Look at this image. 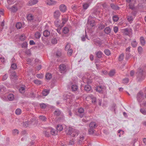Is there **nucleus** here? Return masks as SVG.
Instances as JSON below:
<instances>
[{
  "instance_id": "obj_17",
  "label": "nucleus",
  "mask_w": 146,
  "mask_h": 146,
  "mask_svg": "<svg viewBox=\"0 0 146 146\" xmlns=\"http://www.w3.org/2000/svg\"><path fill=\"white\" fill-rule=\"evenodd\" d=\"M83 81L84 83H86L88 84H89L92 82V80L89 78H83Z\"/></svg>"
},
{
  "instance_id": "obj_36",
  "label": "nucleus",
  "mask_w": 146,
  "mask_h": 146,
  "mask_svg": "<svg viewBox=\"0 0 146 146\" xmlns=\"http://www.w3.org/2000/svg\"><path fill=\"white\" fill-rule=\"evenodd\" d=\"M61 113V111L58 109L56 110L54 112V114L57 116L60 115Z\"/></svg>"
},
{
  "instance_id": "obj_37",
  "label": "nucleus",
  "mask_w": 146,
  "mask_h": 146,
  "mask_svg": "<svg viewBox=\"0 0 146 146\" xmlns=\"http://www.w3.org/2000/svg\"><path fill=\"white\" fill-rule=\"evenodd\" d=\"M54 23L55 26L57 27H58L60 26L59 21L58 19H56L55 21L54 22Z\"/></svg>"
},
{
  "instance_id": "obj_5",
  "label": "nucleus",
  "mask_w": 146,
  "mask_h": 146,
  "mask_svg": "<svg viewBox=\"0 0 146 146\" xmlns=\"http://www.w3.org/2000/svg\"><path fill=\"white\" fill-rule=\"evenodd\" d=\"M84 110L82 108H80L78 109V115L80 117H82L84 115Z\"/></svg>"
},
{
  "instance_id": "obj_59",
  "label": "nucleus",
  "mask_w": 146,
  "mask_h": 146,
  "mask_svg": "<svg viewBox=\"0 0 146 146\" xmlns=\"http://www.w3.org/2000/svg\"><path fill=\"white\" fill-rule=\"evenodd\" d=\"M50 133L52 135H55L56 134H57V132L53 129L51 130Z\"/></svg>"
},
{
  "instance_id": "obj_38",
  "label": "nucleus",
  "mask_w": 146,
  "mask_h": 146,
  "mask_svg": "<svg viewBox=\"0 0 146 146\" xmlns=\"http://www.w3.org/2000/svg\"><path fill=\"white\" fill-rule=\"evenodd\" d=\"M124 54L123 53L121 54L118 58L119 61L121 62L124 58Z\"/></svg>"
},
{
  "instance_id": "obj_1",
  "label": "nucleus",
  "mask_w": 146,
  "mask_h": 146,
  "mask_svg": "<svg viewBox=\"0 0 146 146\" xmlns=\"http://www.w3.org/2000/svg\"><path fill=\"white\" fill-rule=\"evenodd\" d=\"M80 133L79 131L75 129L72 127L69 128L67 134L71 135L73 137L77 136Z\"/></svg>"
},
{
  "instance_id": "obj_60",
  "label": "nucleus",
  "mask_w": 146,
  "mask_h": 146,
  "mask_svg": "<svg viewBox=\"0 0 146 146\" xmlns=\"http://www.w3.org/2000/svg\"><path fill=\"white\" fill-rule=\"evenodd\" d=\"M68 51V55L69 56H71L72 53V50L71 49H70Z\"/></svg>"
},
{
  "instance_id": "obj_13",
  "label": "nucleus",
  "mask_w": 146,
  "mask_h": 146,
  "mask_svg": "<svg viewBox=\"0 0 146 146\" xmlns=\"http://www.w3.org/2000/svg\"><path fill=\"white\" fill-rule=\"evenodd\" d=\"M89 127L91 129H94L97 127V125L95 122H91L89 125Z\"/></svg>"
},
{
  "instance_id": "obj_11",
  "label": "nucleus",
  "mask_w": 146,
  "mask_h": 146,
  "mask_svg": "<svg viewBox=\"0 0 146 146\" xmlns=\"http://www.w3.org/2000/svg\"><path fill=\"white\" fill-rule=\"evenodd\" d=\"M60 15V13L58 10L55 11L54 13V17L56 19H58Z\"/></svg>"
},
{
  "instance_id": "obj_4",
  "label": "nucleus",
  "mask_w": 146,
  "mask_h": 146,
  "mask_svg": "<svg viewBox=\"0 0 146 146\" xmlns=\"http://www.w3.org/2000/svg\"><path fill=\"white\" fill-rule=\"evenodd\" d=\"M143 93L141 91H139L137 94V98L138 102H141L143 99Z\"/></svg>"
},
{
  "instance_id": "obj_56",
  "label": "nucleus",
  "mask_w": 146,
  "mask_h": 146,
  "mask_svg": "<svg viewBox=\"0 0 146 146\" xmlns=\"http://www.w3.org/2000/svg\"><path fill=\"white\" fill-rule=\"evenodd\" d=\"M143 50V48L141 46H139L138 47V51L139 54H140L142 53Z\"/></svg>"
},
{
  "instance_id": "obj_14",
  "label": "nucleus",
  "mask_w": 146,
  "mask_h": 146,
  "mask_svg": "<svg viewBox=\"0 0 146 146\" xmlns=\"http://www.w3.org/2000/svg\"><path fill=\"white\" fill-rule=\"evenodd\" d=\"M27 18L28 21H31L34 19V17L32 14H29L27 15Z\"/></svg>"
},
{
  "instance_id": "obj_2",
  "label": "nucleus",
  "mask_w": 146,
  "mask_h": 146,
  "mask_svg": "<svg viewBox=\"0 0 146 146\" xmlns=\"http://www.w3.org/2000/svg\"><path fill=\"white\" fill-rule=\"evenodd\" d=\"M137 77L138 80H141L143 79V70L140 67H139L137 70Z\"/></svg>"
},
{
  "instance_id": "obj_8",
  "label": "nucleus",
  "mask_w": 146,
  "mask_h": 146,
  "mask_svg": "<svg viewBox=\"0 0 146 146\" xmlns=\"http://www.w3.org/2000/svg\"><path fill=\"white\" fill-rule=\"evenodd\" d=\"M59 9L60 10L63 12H65L67 10L66 6L64 4H62L60 6Z\"/></svg>"
},
{
  "instance_id": "obj_33",
  "label": "nucleus",
  "mask_w": 146,
  "mask_h": 146,
  "mask_svg": "<svg viewBox=\"0 0 146 146\" xmlns=\"http://www.w3.org/2000/svg\"><path fill=\"white\" fill-rule=\"evenodd\" d=\"M62 31L64 34H66L68 33L69 29L68 27H65L63 29Z\"/></svg>"
},
{
  "instance_id": "obj_34",
  "label": "nucleus",
  "mask_w": 146,
  "mask_h": 146,
  "mask_svg": "<svg viewBox=\"0 0 146 146\" xmlns=\"http://www.w3.org/2000/svg\"><path fill=\"white\" fill-rule=\"evenodd\" d=\"M39 119L40 120L45 121L47 120V118L44 116L40 115L39 116Z\"/></svg>"
},
{
  "instance_id": "obj_47",
  "label": "nucleus",
  "mask_w": 146,
  "mask_h": 146,
  "mask_svg": "<svg viewBox=\"0 0 146 146\" xmlns=\"http://www.w3.org/2000/svg\"><path fill=\"white\" fill-rule=\"evenodd\" d=\"M12 133L13 135L18 134L19 133V131L18 129H14L12 131Z\"/></svg>"
},
{
  "instance_id": "obj_31",
  "label": "nucleus",
  "mask_w": 146,
  "mask_h": 146,
  "mask_svg": "<svg viewBox=\"0 0 146 146\" xmlns=\"http://www.w3.org/2000/svg\"><path fill=\"white\" fill-rule=\"evenodd\" d=\"M140 41L141 44L142 46H144L145 44V42L144 38L143 37L141 36L140 38Z\"/></svg>"
},
{
  "instance_id": "obj_22",
  "label": "nucleus",
  "mask_w": 146,
  "mask_h": 146,
  "mask_svg": "<svg viewBox=\"0 0 146 146\" xmlns=\"http://www.w3.org/2000/svg\"><path fill=\"white\" fill-rule=\"evenodd\" d=\"M56 2L53 0H48L47 1V4L49 5H53L56 4Z\"/></svg>"
},
{
  "instance_id": "obj_39",
  "label": "nucleus",
  "mask_w": 146,
  "mask_h": 146,
  "mask_svg": "<svg viewBox=\"0 0 146 146\" xmlns=\"http://www.w3.org/2000/svg\"><path fill=\"white\" fill-rule=\"evenodd\" d=\"M137 43L135 40H134L131 42V45L133 47H135L137 46Z\"/></svg>"
},
{
  "instance_id": "obj_28",
  "label": "nucleus",
  "mask_w": 146,
  "mask_h": 146,
  "mask_svg": "<svg viewBox=\"0 0 146 146\" xmlns=\"http://www.w3.org/2000/svg\"><path fill=\"white\" fill-rule=\"evenodd\" d=\"M50 90L45 89L43 91V95L45 96H46L49 93Z\"/></svg>"
},
{
  "instance_id": "obj_7",
  "label": "nucleus",
  "mask_w": 146,
  "mask_h": 146,
  "mask_svg": "<svg viewBox=\"0 0 146 146\" xmlns=\"http://www.w3.org/2000/svg\"><path fill=\"white\" fill-rule=\"evenodd\" d=\"M127 3H128L129 8L133 9H134V4L135 2L134 0H126Z\"/></svg>"
},
{
  "instance_id": "obj_9",
  "label": "nucleus",
  "mask_w": 146,
  "mask_h": 146,
  "mask_svg": "<svg viewBox=\"0 0 146 146\" xmlns=\"http://www.w3.org/2000/svg\"><path fill=\"white\" fill-rule=\"evenodd\" d=\"M38 2V0H30L27 3L28 5L31 6L36 4Z\"/></svg>"
},
{
  "instance_id": "obj_50",
  "label": "nucleus",
  "mask_w": 146,
  "mask_h": 146,
  "mask_svg": "<svg viewBox=\"0 0 146 146\" xmlns=\"http://www.w3.org/2000/svg\"><path fill=\"white\" fill-rule=\"evenodd\" d=\"M113 19L114 22H117L119 19L118 17L116 15L113 17Z\"/></svg>"
},
{
  "instance_id": "obj_45",
  "label": "nucleus",
  "mask_w": 146,
  "mask_h": 146,
  "mask_svg": "<svg viewBox=\"0 0 146 146\" xmlns=\"http://www.w3.org/2000/svg\"><path fill=\"white\" fill-rule=\"evenodd\" d=\"M21 23L19 22L17 23L16 24V27L17 29H20L22 27Z\"/></svg>"
},
{
  "instance_id": "obj_30",
  "label": "nucleus",
  "mask_w": 146,
  "mask_h": 146,
  "mask_svg": "<svg viewBox=\"0 0 146 146\" xmlns=\"http://www.w3.org/2000/svg\"><path fill=\"white\" fill-rule=\"evenodd\" d=\"M17 76H18L16 74V73L15 72V71H13L12 72L11 74L10 75V77L11 78H16L17 77Z\"/></svg>"
},
{
  "instance_id": "obj_54",
  "label": "nucleus",
  "mask_w": 146,
  "mask_h": 146,
  "mask_svg": "<svg viewBox=\"0 0 146 146\" xmlns=\"http://www.w3.org/2000/svg\"><path fill=\"white\" fill-rule=\"evenodd\" d=\"M111 7L113 9H117L118 7L117 6L115 5L114 4H111L110 5Z\"/></svg>"
},
{
  "instance_id": "obj_10",
  "label": "nucleus",
  "mask_w": 146,
  "mask_h": 146,
  "mask_svg": "<svg viewBox=\"0 0 146 146\" xmlns=\"http://www.w3.org/2000/svg\"><path fill=\"white\" fill-rule=\"evenodd\" d=\"M59 69L61 73L63 72L66 69V66L64 64H61L59 66Z\"/></svg>"
},
{
  "instance_id": "obj_46",
  "label": "nucleus",
  "mask_w": 146,
  "mask_h": 146,
  "mask_svg": "<svg viewBox=\"0 0 146 146\" xmlns=\"http://www.w3.org/2000/svg\"><path fill=\"white\" fill-rule=\"evenodd\" d=\"M32 123V122H31L30 121H26L23 123V125L24 127H27L29 125Z\"/></svg>"
},
{
  "instance_id": "obj_57",
  "label": "nucleus",
  "mask_w": 146,
  "mask_h": 146,
  "mask_svg": "<svg viewBox=\"0 0 146 146\" xmlns=\"http://www.w3.org/2000/svg\"><path fill=\"white\" fill-rule=\"evenodd\" d=\"M34 82L35 84L38 85L42 83V82L38 80H35L34 81Z\"/></svg>"
},
{
  "instance_id": "obj_6",
  "label": "nucleus",
  "mask_w": 146,
  "mask_h": 146,
  "mask_svg": "<svg viewBox=\"0 0 146 146\" xmlns=\"http://www.w3.org/2000/svg\"><path fill=\"white\" fill-rule=\"evenodd\" d=\"M136 14V12H132L131 14L133 16L129 15L127 16V18L128 21L129 22H131L134 19V17L135 16V15Z\"/></svg>"
},
{
  "instance_id": "obj_19",
  "label": "nucleus",
  "mask_w": 146,
  "mask_h": 146,
  "mask_svg": "<svg viewBox=\"0 0 146 146\" xmlns=\"http://www.w3.org/2000/svg\"><path fill=\"white\" fill-rule=\"evenodd\" d=\"M97 57L99 58H101L102 56L103 53L100 51L96 52Z\"/></svg>"
},
{
  "instance_id": "obj_55",
  "label": "nucleus",
  "mask_w": 146,
  "mask_h": 146,
  "mask_svg": "<svg viewBox=\"0 0 146 146\" xmlns=\"http://www.w3.org/2000/svg\"><path fill=\"white\" fill-rule=\"evenodd\" d=\"M126 57L125 58V60H127L130 58L131 55L129 52H126Z\"/></svg>"
},
{
  "instance_id": "obj_42",
  "label": "nucleus",
  "mask_w": 146,
  "mask_h": 146,
  "mask_svg": "<svg viewBox=\"0 0 146 146\" xmlns=\"http://www.w3.org/2000/svg\"><path fill=\"white\" fill-rule=\"evenodd\" d=\"M25 88L24 87H21L19 89V91L21 93H24L25 92Z\"/></svg>"
},
{
  "instance_id": "obj_21",
  "label": "nucleus",
  "mask_w": 146,
  "mask_h": 146,
  "mask_svg": "<svg viewBox=\"0 0 146 146\" xmlns=\"http://www.w3.org/2000/svg\"><path fill=\"white\" fill-rule=\"evenodd\" d=\"M10 10L13 12H15L17 10V7L15 5L12 6V7L9 8Z\"/></svg>"
},
{
  "instance_id": "obj_16",
  "label": "nucleus",
  "mask_w": 146,
  "mask_h": 146,
  "mask_svg": "<svg viewBox=\"0 0 146 146\" xmlns=\"http://www.w3.org/2000/svg\"><path fill=\"white\" fill-rule=\"evenodd\" d=\"M111 31V29L109 27H106L104 29V33L107 35L109 34L110 33Z\"/></svg>"
},
{
  "instance_id": "obj_64",
  "label": "nucleus",
  "mask_w": 146,
  "mask_h": 146,
  "mask_svg": "<svg viewBox=\"0 0 146 146\" xmlns=\"http://www.w3.org/2000/svg\"><path fill=\"white\" fill-rule=\"evenodd\" d=\"M129 81V80L128 78H126L123 80V82L124 83H127Z\"/></svg>"
},
{
  "instance_id": "obj_25",
  "label": "nucleus",
  "mask_w": 146,
  "mask_h": 146,
  "mask_svg": "<svg viewBox=\"0 0 146 146\" xmlns=\"http://www.w3.org/2000/svg\"><path fill=\"white\" fill-rule=\"evenodd\" d=\"M7 98L9 100L12 101L14 99V96L13 94H10L8 96Z\"/></svg>"
},
{
  "instance_id": "obj_52",
  "label": "nucleus",
  "mask_w": 146,
  "mask_h": 146,
  "mask_svg": "<svg viewBox=\"0 0 146 146\" xmlns=\"http://www.w3.org/2000/svg\"><path fill=\"white\" fill-rule=\"evenodd\" d=\"M40 108L42 109H45L46 107V105L44 103L40 104Z\"/></svg>"
},
{
  "instance_id": "obj_62",
  "label": "nucleus",
  "mask_w": 146,
  "mask_h": 146,
  "mask_svg": "<svg viewBox=\"0 0 146 146\" xmlns=\"http://www.w3.org/2000/svg\"><path fill=\"white\" fill-rule=\"evenodd\" d=\"M140 112L144 115H146V111L144 109H141L140 110Z\"/></svg>"
},
{
  "instance_id": "obj_53",
  "label": "nucleus",
  "mask_w": 146,
  "mask_h": 146,
  "mask_svg": "<svg viewBox=\"0 0 146 146\" xmlns=\"http://www.w3.org/2000/svg\"><path fill=\"white\" fill-rule=\"evenodd\" d=\"M115 70H113L110 71V72L109 75L110 76H113L114 74L115 73Z\"/></svg>"
},
{
  "instance_id": "obj_63",
  "label": "nucleus",
  "mask_w": 146,
  "mask_h": 146,
  "mask_svg": "<svg viewBox=\"0 0 146 146\" xmlns=\"http://www.w3.org/2000/svg\"><path fill=\"white\" fill-rule=\"evenodd\" d=\"M105 27V26L104 25L101 24L99 25V28L100 30H102L104 29Z\"/></svg>"
},
{
  "instance_id": "obj_24",
  "label": "nucleus",
  "mask_w": 146,
  "mask_h": 146,
  "mask_svg": "<svg viewBox=\"0 0 146 146\" xmlns=\"http://www.w3.org/2000/svg\"><path fill=\"white\" fill-rule=\"evenodd\" d=\"M90 4L88 3H84L83 5V9L85 10H86L89 7Z\"/></svg>"
},
{
  "instance_id": "obj_32",
  "label": "nucleus",
  "mask_w": 146,
  "mask_h": 146,
  "mask_svg": "<svg viewBox=\"0 0 146 146\" xmlns=\"http://www.w3.org/2000/svg\"><path fill=\"white\" fill-rule=\"evenodd\" d=\"M56 128L57 131H62L63 129L62 125H58L56 127Z\"/></svg>"
},
{
  "instance_id": "obj_26",
  "label": "nucleus",
  "mask_w": 146,
  "mask_h": 146,
  "mask_svg": "<svg viewBox=\"0 0 146 146\" xmlns=\"http://www.w3.org/2000/svg\"><path fill=\"white\" fill-rule=\"evenodd\" d=\"M103 90V88L101 86H98L96 87V90L97 91L100 93L102 92Z\"/></svg>"
},
{
  "instance_id": "obj_44",
  "label": "nucleus",
  "mask_w": 146,
  "mask_h": 146,
  "mask_svg": "<svg viewBox=\"0 0 146 146\" xmlns=\"http://www.w3.org/2000/svg\"><path fill=\"white\" fill-rule=\"evenodd\" d=\"M68 20V19L64 17L62 18V24L63 25Z\"/></svg>"
},
{
  "instance_id": "obj_58",
  "label": "nucleus",
  "mask_w": 146,
  "mask_h": 146,
  "mask_svg": "<svg viewBox=\"0 0 146 146\" xmlns=\"http://www.w3.org/2000/svg\"><path fill=\"white\" fill-rule=\"evenodd\" d=\"M94 129H91L90 128L88 130L89 134H92L94 133Z\"/></svg>"
},
{
  "instance_id": "obj_12",
  "label": "nucleus",
  "mask_w": 146,
  "mask_h": 146,
  "mask_svg": "<svg viewBox=\"0 0 146 146\" xmlns=\"http://www.w3.org/2000/svg\"><path fill=\"white\" fill-rule=\"evenodd\" d=\"M94 43L96 45H101L102 43L101 42L98 38H95L93 40Z\"/></svg>"
},
{
  "instance_id": "obj_61",
  "label": "nucleus",
  "mask_w": 146,
  "mask_h": 146,
  "mask_svg": "<svg viewBox=\"0 0 146 146\" xmlns=\"http://www.w3.org/2000/svg\"><path fill=\"white\" fill-rule=\"evenodd\" d=\"M57 42V40L56 38H53L52 39V43L53 44H56Z\"/></svg>"
},
{
  "instance_id": "obj_3",
  "label": "nucleus",
  "mask_w": 146,
  "mask_h": 146,
  "mask_svg": "<svg viewBox=\"0 0 146 146\" xmlns=\"http://www.w3.org/2000/svg\"><path fill=\"white\" fill-rule=\"evenodd\" d=\"M99 11H98L96 9H94L92 10V16H90L89 17V19H92L95 17V16H96L98 14Z\"/></svg>"
},
{
  "instance_id": "obj_35",
  "label": "nucleus",
  "mask_w": 146,
  "mask_h": 146,
  "mask_svg": "<svg viewBox=\"0 0 146 146\" xmlns=\"http://www.w3.org/2000/svg\"><path fill=\"white\" fill-rule=\"evenodd\" d=\"M84 139V136L82 135L80 136L79 137V139L78 141V143L79 144H80L82 143Z\"/></svg>"
},
{
  "instance_id": "obj_23",
  "label": "nucleus",
  "mask_w": 146,
  "mask_h": 146,
  "mask_svg": "<svg viewBox=\"0 0 146 146\" xmlns=\"http://www.w3.org/2000/svg\"><path fill=\"white\" fill-rule=\"evenodd\" d=\"M71 89L72 91H76L78 90V87L77 85L74 84L72 86Z\"/></svg>"
},
{
  "instance_id": "obj_49",
  "label": "nucleus",
  "mask_w": 146,
  "mask_h": 146,
  "mask_svg": "<svg viewBox=\"0 0 146 146\" xmlns=\"http://www.w3.org/2000/svg\"><path fill=\"white\" fill-rule=\"evenodd\" d=\"M61 55V51L58 50L56 53V56L58 57H60Z\"/></svg>"
},
{
  "instance_id": "obj_48",
  "label": "nucleus",
  "mask_w": 146,
  "mask_h": 146,
  "mask_svg": "<svg viewBox=\"0 0 146 146\" xmlns=\"http://www.w3.org/2000/svg\"><path fill=\"white\" fill-rule=\"evenodd\" d=\"M11 68L13 70H15L17 68V66L15 63H13L11 64Z\"/></svg>"
},
{
  "instance_id": "obj_41",
  "label": "nucleus",
  "mask_w": 146,
  "mask_h": 146,
  "mask_svg": "<svg viewBox=\"0 0 146 146\" xmlns=\"http://www.w3.org/2000/svg\"><path fill=\"white\" fill-rule=\"evenodd\" d=\"M21 46L22 48H27V47L28 43L26 42H24L21 45Z\"/></svg>"
},
{
  "instance_id": "obj_29",
  "label": "nucleus",
  "mask_w": 146,
  "mask_h": 146,
  "mask_svg": "<svg viewBox=\"0 0 146 146\" xmlns=\"http://www.w3.org/2000/svg\"><path fill=\"white\" fill-rule=\"evenodd\" d=\"M41 35L40 33L38 32H37L35 33V37L36 39L39 38L41 36Z\"/></svg>"
},
{
  "instance_id": "obj_40",
  "label": "nucleus",
  "mask_w": 146,
  "mask_h": 146,
  "mask_svg": "<svg viewBox=\"0 0 146 146\" xmlns=\"http://www.w3.org/2000/svg\"><path fill=\"white\" fill-rule=\"evenodd\" d=\"M104 52L105 54L107 56H109L111 54L110 50L108 49H105L104 51Z\"/></svg>"
},
{
  "instance_id": "obj_27",
  "label": "nucleus",
  "mask_w": 146,
  "mask_h": 146,
  "mask_svg": "<svg viewBox=\"0 0 146 146\" xmlns=\"http://www.w3.org/2000/svg\"><path fill=\"white\" fill-rule=\"evenodd\" d=\"M45 77L46 79L47 80H50L52 78V75L51 74L48 73L46 74Z\"/></svg>"
},
{
  "instance_id": "obj_51",
  "label": "nucleus",
  "mask_w": 146,
  "mask_h": 146,
  "mask_svg": "<svg viewBox=\"0 0 146 146\" xmlns=\"http://www.w3.org/2000/svg\"><path fill=\"white\" fill-rule=\"evenodd\" d=\"M21 112V110L20 109H17L15 111V113L18 115H20Z\"/></svg>"
},
{
  "instance_id": "obj_18",
  "label": "nucleus",
  "mask_w": 146,
  "mask_h": 146,
  "mask_svg": "<svg viewBox=\"0 0 146 146\" xmlns=\"http://www.w3.org/2000/svg\"><path fill=\"white\" fill-rule=\"evenodd\" d=\"M84 89L87 92H89L91 91V87L88 85H86L84 87Z\"/></svg>"
},
{
  "instance_id": "obj_20",
  "label": "nucleus",
  "mask_w": 146,
  "mask_h": 146,
  "mask_svg": "<svg viewBox=\"0 0 146 146\" xmlns=\"http://www.w3.org/2000/svg\"><path fill=\"white\" fill-rule=\"evenodd\" d=\"M50 32L48 30H46L43 32V35L46 37H48L50 35Z\"/></svg>"
},
{
  "instance_id": "obj_15",
  "label": "nucleus",
  "mask_w": 146,
  "mask_h": 146,
  "mask_svg": "<svg viewBox=\"0 0 146 146\" xmlns=\"http://www.w3.org/2000/svg\"><path fill=\"white\" fill-rule=\"evenodd\" d=\"M91 19L88 18V22L90 24V25L92 27L94 26L96 24V22L94 20H92L91 21H89Z\"/></svg>"
},
{
  "instance_id": "obj_43",
  "label": "nucleus",
  "mask_w": 146,
  "mask_h": 146,
  "mask_svg": "<svg viewBox=\"0 0 146 146\" xmlns=\"http://www.w3.org/2000/svg\"><path fill=\"white\" fill-rule=\"evenodd\" d=\"M19 39L21 41H24L26 39V37L24 34H22L20 36L19 38Z\"/></svg>"
}]
</instances>
